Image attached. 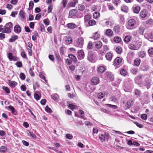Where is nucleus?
<instances>
[{
	"label": "nucleus",
	"instance_id": "1",
	"mask_svg": "<svg viewBox=\"0 0 153 153\" xmlns=\"http://www.w3.org/2000/svg\"><path fill=\"white\" fill-rule=\"evenodd\" d=\"M134 80L135 83L137 84L140 87H142L144 86L147 89L150 87L151 85L148 74H140L135 78Z\"/></svg>",
	"mask_w": 153,
	"mask_h": 153
},
{
	"label": "nucleus",
	"instance_id": "2",
	"mask_svg": "<svg viewBox=\"0 0 153 153\" xmlns=\"http://www.w3.org/2000/svg\"><path fill=\"white\" fill-rule=\"evenodd\" d=\"M142 44L141 39L131 42L128 45V48L133 50H138L141 47Z\"/></svg>",
	"mask_w": 153,
	"mask_h": 153
},
{
	"label": "nucleus",
	"instance_id": "3",
	"mask_svg": "<svg viewBox=\"0 0 153 153\" xmlns=\"http://www.w3.org/2000/svg\"><path fill=\"white\" fill-rule=\"evenodd\" d=\"M136 21L133 19H131L127 22L126 24V27L128 30H132L136 27Z\"/></svg>",
	"mask_w": 153,
	"mask_h": 153
},
{
	"label": "nucleus",
	"instance_id": "4",
	"mask_svg": "<svg viewBox=\"0 0 153 153\" xmlns=\"http://www.w3.org/2000/svg\"><path fill=\"white\" fill-rule=\"evenodd\" d=\"M13 27V24L10 22L7 23L4 27V33H10L11 32V29Z\"/></svg>",
	"mask_w": 153,
	"mask_h": 153
},
{
	"label": "nucleus",
	"instance_id": "5",
	"mask_svg": "<svg viewBox=\"0 0 153 153\" xmlns=\"http://www.w3.org/2000/svg\"><path fill=\"white\" fill-rule=\"evenodd\" d=\"M84 39L82 37L79 38L75 42L74 45L76 47L82 48L84 44Z\"/></svg>",
	"mask_w": 153,
	"mask_h": 153
},
{
	"label": "nucleus",
	"instance_id": "6",
	"mask_svg": "<svg viewBox=\"0 0 153 153\" xmlns=\"http://www.w3.org/2000/svg\"><path fill=\"white\" fill-rule=\"evenodd\" d=\"M88 60L91 62H95V58L93 55V53L91 52H89L87 56Z\"/></svg>",
	"mask_w": 153,
	"mask_h": 153
},
{
	"label": "nucleus",
	"instance_id": "7",
	"mask_svg": "<svg viewBox=\"0 0 153 153\" xmlns=\"http://www.w3.org/2000/svg\"><path fill=\"white\" fill-rule=\"evenodd\" d=\"M146 38L151 42H153V32L147 33L145 35Z\"/></svg>",
	"mask_w": 153,
	"mask_h": 153
},
{
	"label": "nucleus",
	"instance_id": "8",
	"mask_svg": "<svg viewBox=\"0 0 153 153\" xmlns=\"http://www.w3.org/2000/svg\"><path fill=\"white\" fill-rule=\"evenodd\" d=\"M100 79L98 77L94 76L91 79V83L93 85H96L100 83Z\"/></svg>",
	"mask_w": 153,
	"mask_h": 153
},
{
	"label": "nucleus",
	"instance_id": "9",
	"mask_svg": "<svg viewBox=\"0 0 153 153\" xmlns=\"http://www.w3.org/2000/svg\"><path fill=\"white\" fill-rule=\"evenodd\" d=\"M84 53L83 50H81L78 51L77 57L78 59H82L84 58Z\"/></svg>",
	"mask_w": 153,
	"mask_h": 153
},
{
	"label": "nucleus",
	"instance_id": "10",
	"mask_svg": "<svg viewBox=\"0 0 153 153\" xmlns=\"http://www.w3.org/2000/svg\"><path fill=\"white\" fill-rule=\"evenodd\" d=\"M109 134L107 133H105L104 134H101L99 135V137L100 140L102 142H104L105 140L106 137H109Z\"/></svg>",
	"mask_w": 153,
	"mask_h": 153
},
{
	"label": "nucleus",
	"instance_id": "11",
	"mask_svg": "<svg viewBox=\"0 0 153 153\" xmlns=\"http://www.w3.org/2000/svg\"><path fill=\"white\" fill-rule=\"evenodd\" d=\"M9 60L10 61H17L19 59L17 57L14 56L13 53H10L8 54L7 56Z\"/></svg>",
	"mask_w": 153,
	"mask_h": 153
},
{
	"label": "nucleus",
	"instance_id": "12",
	"mask_svg": "<svg viewBox=\"0 0 153 153\" xmlns=\"http://www.w3.org/2000/svg\"><path fill=\"white\" fill-rule=\"evenodd\" d=\"M100 31H98L93 33V36L91 38L94 40H97L100 39Z\"/></svg>",
	"mask_w": 153,
	"mask_h": 153
},
{
	"label": "nucleus",
	"instance_id": "13",
	"mask_svg": "<svg viewBox=\"0 0 153 153\" xmlns=\"http://www.w3.org/2000/svg\"><path fill=\"white\" fill-rule=\"evenodd\" d=\"M76 13L77 10L76 9H72L69 12V15L70 17L74 18L76 16Z\"/></svg>",
	"mask_w": 153,
	"mask_h": 153
},
{
	"label": "nucleus",
	"instance_id": "14",
	"mask_svg": "<svg viewBox=\"0 0 153 153\" xmlns=\"http://www.w3.org/2000/svg\"><path fill=\"white\" fill-rule=\"evenodd\" d=\"M122 62V59L119 57H117L114 61V63L115 66L120 65Z\"/></svg>",
	"mask_w": 153,
	"mask_h": 153
},
{
	"label": "nucleus",
	"instance_id": "15",
	"mask_svg": "<svg viewBox=\"0 0 153 153\" xmlns=\"http://www.w3.org/2000/svg\"><path fill=\"white\" fill-rule=\"evenodd\" d=\"M147 10L146 9H143L141 11L140 16L141 18H145L147 16Z\"/></svg>",
	"mask_w": 153,
	"mask_h": 153
},
{
	"label": "nucleus",
	"instance_id": "16",
	"mask_svg": "<svg viewBox=\"0 0 153 153\" xmlns=\"http://www.w3.org/2000/svg\"><path fill=\"white\" fill-rule=\"evenodd\" d=\"M65 43L67 45H68L71 43L72 42V38L68 36L65 37L64 38Z\"/></svg>",
	"mask_w": 153,
	"mask_h": 153
},
{
	"label": "nucleus",
	"instance_id": "17",
	"mask_svg": "<svg viewBox=\"0 0 153 153\" xmlns=\"http://www.w3.org/2000/svg\"><path fill=\"white\" fill-rule=\"evenodd\" d=\"M113 56V54L111 52H108L106 54L105 57L107 60L109 61H111Z\"/></svg>",
	"mask_w": 153,
	"mask_h": 153
},
{
	"label": "nucleus",
	"instance_id": "18",
	"mask_svg": "<svg viewBox=\"0 0 153 153\" xmlns=\"http://www.w3.org/2000/svg\"><path fill=\"white\" fill-rule=\"evenodd\" d=\"M134 103L133 100H128L126 103L125 106L127 108H129Z\"/></svg>",
	"mask_w": 153,
	"mask_h": 153
},
{
	"label": "nucleus",
	"instance_id": "19",
	"mask_svg": "<svg viewBox=\"0 0 153 153\" xmlns=\"http://www.w3.org/2000/svg\"><path fill=\"white\" fill-rule=\"evenodd\" d=\"M14 31L17 33H19L21 32V28L19 24H16L14 27Z\"/></svg>",
	"mask_w": 153,
	"mask_h": 153
},
{
	"label": "nucleus",
	"instance_id": "20",
	"mask_svg": "<svg viewBox=\"0 0 153 153\" xmlns=\"http://www.w3.org/2000/svg\"><path fill=\"white\" fill-rule=\"evenodd\" d=\"M132 9L134 13H138L140 9V7L138 6L134 5L133 6Z\"/></svg>",
	"mask_w": 153,
	"mask_h": 153
},
{
	"label": "nucleus",
	"instance_id": "21",
	"mask_svg": "<svg viewBox=\"0 0 153 153\" xmlns=\"http://www.w3.org/2000/svg\"><path fill=\"white\" fill-rule=\"evenodd\" d=\"M146 53L144 51L141 50L138 52V56L141 58H143L145 57Z\"/></svg>",
	"mask_w": 153,
	"mask_h": 153
},
{
	"label": "nucleus",
	"instance_id": "22",
	"mask_svg": "<svg viewBox=\"0 0 153 153\" xmlns=\"http://www.w3.org/2000/svg\"><path fill=\"white\" fill-rule=\"evenodd\" d=\"M134 55V53L133 51H130L127 55V59L131 60L132 59Z\"/></svg>",
	"mask_w": 153,
	"mask_h": 153
},
{
	"label": "nucleus",
	"instance_id": "23",
	"mask_svg": "<svg viewBox=\"0 0 153 153\" xmlns=\"http://www.w3.org/2000/svg\"><path fill=\"white\" fill-rule=\"evenodd\" d=\"M68 57L71 59L73 62H74L75 63H76L77 62V59L76 57L73 54H69L68 55Z\"/></svg>",
	"mask_w": 153,
	"mask_h": 153
},
{
	"label": "nucleus",
	"instance_id": "24",
	"mask_svg": "<svg viewBox=\"0 0 153 153\" xmlns=\"http://www.w3.org/2000/svg\"><path fill=\"white\" fill-rule=\"evenodd\" d=\"M134 92L135 95L137 97H140L141 94L140 91L137 89L136 88L134 89Z\"/></svg>",
	"mask_w": 153,
	"mask_h": 153
},
{
	"label": "nucleus",
	"instance_id": "25",
	"mask_svg": "<svg viewBox=\"0 0 153 153\" xmlns=\"http://www.w3.org/2000/svg\"><path fill=\"white\" fill-rule=\"evenodd\" d=\"M51 98L55 101H57L59 98V96L57 94H53L51 95Z\"/></svg>",
	"mask_w": 153,
	"mask_h": 153
},
{
	"label": "nucleus",
	"instance_id": "26",
	"mask_svg": "<svg viewBox=\"0 0 153 153\" xmlns=\"http://www.w3.org/2000/svg\"><path fill=\"white\" fill-rule=\"evenodd\" d=\"M145 30V28L143 27L140 26L138 30V33L141 35H143Z\"/></svg>",
	"mask_w": 153,
	"mask_h": 153
},
{
	"label": "nucleus",
	"instance_id": "27",
	"mask_svg": "<svg viewBox=\"0 0 153 153\" xmlns=\"http://www.w3.org/2000/svg\"><path fill=\"white\" fill-rule=\"evenodd\" d=\"M91 19V16L90 14H87L85 15L84 17V21L85 23L88 22Z\"/></svg>",
	"mask_w": 153,
	"mask_h": 153
},
{
	"label": "nucleus",
	"instance_id": "28",
	"mask_svg": "<svg viewBox=\"0 0 153 153\" xmlns=\"http://www.w3.org/2000/svg\"><path fill=\"white\" fill-rule=\"evenodd\" d=\"M105 70V68L103 66H100L98 69V72L100 74L103 73Z\"/></svg>",
	"mask_w": 153,
	"mask_h": 153
},
{
	"label": "nucleus",
	"instance_id": "29",
	"mask_svg": "<svg viewBox=\"0 0 153 153\" xmlns=\"http://www.w3.org/2000/svg\"><path fill=\"white\" fill-rule=\"evenodd\" d=\"M140 60L138 59L137 58L134 61V65L136 66H138L140 63Z\"/></svg>",
	"mask_w": 153,
	"mask_h": 153
},
{
	"label": "nucleus",
	"instance_id": "30",
	"mask_svg": "<svg viewBox=\"0 0 153 153\" xmlns=\"http://www.w3.org/2000/svg\"><path fill=\"white\" fill-rule=\"evenodd\" d=\"M106 35L108 36H112L113 34V31L111 29H107L105 32Z\"/></svg>",
	"mask_w": 153,
	"mask_h": 153
},
{
	"label": "nucleus",
	"instance_id": "31",
	"mask_svg": "<svg viewBox=\"0 0 153 153\" xmlns=\"http://www.w3.org/2000/svg\"><path fill=\"white\" fill-rule=\"evenodd\" d=\"M25 13L22 10H20L19 12V15L21 17V19L22 21H23L25 18Z\"/></svg>",
	"mask_w": 153,
	"mask_h": 153
},
{
	"label": "nucleus",
	"instance_id": "32",
	"mask_svg": "<svg viewBox=\"0 0 153 153\" xmlns=\"http://www.w3.org/2000/svg\"><path fill=\"white\" fill-rule=\"evenodd\" d=\"M120 30V27L119 25L115 26L113 29V30L116 33H119Z\"/></svg>",
	"mask_w": 153,
	"mask_h": 153
},
{
	"label": "nucleus",
	"instance_id": "33",
	"mask_svg": "<svg viewBox=\"0 0 153 153\" xmlns=\"http://www.w3.org/2000/svg\"><path fill=\"white\" fill-rule=\"evenodd\" d=\"M9 83L10 86L12 87H14L17 85V83L15 81L9 80Z\"/></svg>",
	"mask_w": 153,
	"mask_h": 153
},
{
	"label": "nucleus",
	"instance_id": "34",
	"mask_svg": "<svg viewBox=\"0 0 153 153\" xmlns=\"http://www.w3.org/2000/svg\"><path fill=\"white\" fill-rule=\"evenodd\" d=\"M7 150V147L5 146H2L0 147V152L1 153H4Z\"/></svg>",
	"mask_w": 153,
	"mask_h": 153
},
{
	"label": "nucleus",
	"instance_id": "35",
	"mask_svg": "<svg viewBox=\"0 0 153 153\" xmlns=\"http://www.w3.org/2000/svg\"><path fill=\"white\" fill-rule=\"evenodd\" d=\"M149 68V67L147 66L141 65L140 67V68L141 71H148Z\"/></svg>",
	"mask_w": 153,
	"mask_h": 153
},
{
	"label": "nucleus",
	"instance_id": "36",
	"mask_svg": "<svg viewBox=\"0 0 153 153\" xmlns=\"http://www.w3.org/2000/svg\"><path fill=\"white\" fill-rule=\"evenodd\" d=\"M102 46V43L100 41H97L95 42V47L97 48H100Z\"/></svg>",
	"mask_w": 153,
	"mask_h": 153
},
{
	"label": "nucleus",
	"instance_id": "37",
	"mask_svg": "<svg viewBox=\"0 0 153 153\" xmlns=\"http://www.w3.org/2000/svg\"><path fill=\"white\" fill-rule=\"evenodd\" d=\"M18 36L17 35H15L11 37L9 39V41L10 42H13L15 40L18 39Z\"/></svg>",
	"mask_w": 153,
	"mask_h": 153
},
{
	"label": "nucleus",
	"instance_id": "38",
	"mask_svg": "<svg viewBox=\"0 0 153 153\" xmlns=\"http://www.w3.org/2000/svg\"><path fill=\"white\" fill-rule=\"evenodd\" d=\"M128 7L125 5H123L121 7V10L123 12H127L128 11Z\"/></svg>",
	"mask_w": 153,
	"mask_h": 153
},
{
	"label": "nucleus",
	"instance_id": "39",
	"mask_svg": "<svg viewBox=\"0 0 153 153\" xmlns=\"http://www.w3.org/2000/svg\"><path fill=\"white\" fill-rule=\"evenodd\" d=\"M115 51L118 54H120L122 52V48L120 46H117L116 48Z\"/></svg>",
	"mask_w": 153,
	"mask_h": 153
},
{
	"label": "nucleus",
	"instance_id": "40",
	"mask_svg": "<svg viewBox=\"0 0 153 153\" xmlns=\"http://www.w3.org/2000/svg\"><path fill=\"white\" fill-rule=\"evenodd\" d=\"M67 27L71 29H73L76 27V25L73 23L68 24L67 25Z\"/></svg>",
	"mask_w": 153,
	"mask_h": 153
},
{
	"label": "nucleus",
	"instance_id": "41",
	"mask_svg": "<svg viewBox=\"0 0 153 153\" xmlns=\"http://www.w3.org/2000/svg\"><path fill=\"white\" fill-rule=\"evenodd\" d=\"M78 2V0H74L73 1L69 3V5L70 6L74 7H75L76 4Z\"/></svg>",
	"mask_w": 153,
	"mask_h": 153
},
{
	"label": "nucleus",
	"instance_id": "42",
	"mask_svg": "<svg viewBox=\"0 0 153 153\" xmlns=\"http://www.w3.org/2000/svg\"><path fill=\"white\" fill-rule=\"evenodd\" d=\"M120 74L121 75L125 76L127 75V72L125 69H122L120 71Z\"/></svg>",
	"mask_w": 153,
	"mask_h": 153
},
{
	"label": "nucleus",
	"instance_id": "43",
	"mask_svg": "<svg viewBox=\"0 0 153 153\" xmlns=\"http://www.w3.org/2000/svg\"><path fill=\"white\" fill-rule=\"evenodd\" d=\"M131 36L130 35H127L125 37L124 39V41L126 43H128L130 41Z\"/></svg>",
	"mask_w": 153,
	"mask_h": 153
},
{
	"label": "nucleus",
	"instance_id": "44",
	"mask_svg": "<svg viewBox=\"0 0 153 153\" xmlns=\"http://www.w3.org/2000/svg\"><path fill=\"white\" fill-rule=\"evenodd\" d=\"M96 24V21L92 19L89 20L88 22L89 26H92L95 25Z\"/></svg>",
	"mask_w": 153,
	"mask_h": 153
},
{
	"label": "nucleus",
	"instance_id": "45",
	"mask_svg": "<svg viewBox=\"0 0 153 153\" xmlns=\"http://www.w3.org/2000/svg\"><path fill=\"white\" fill-rule=\"evenodd\" d=\"M78 8L79 10L83 11L85 9V6L82 4H79L78 5Z\"/></svg>",
	"mask_w": 153,
	"mask_h": 153
},
{
	"label": "nucleus",
	"instance_id": "46",
	"mask_svg": "<svg viewBox=\"0 0 153 153\" xmlns=\"http://www.w3.org/2000/svg\"><path fill=\"white\" fill-rule=\"evenodd\" d=\"M27 135L29 137H30L33 139H36V135L34 134L33 132L30 131H29L27 133Z\"/></svg>",
	"mask_w": 153,
	"mask_h": 153
},
{
	"label": "nucleus",
	"instance_id": "47",
	"mask_svg": "<svg viewBox=\"0 0 153 153\" xmlns=\"http://www.w3.org/2000/svg\"><path fill=\"white\" fill-rule=\"evenodd\" d=\"M100 16V13L98 12H96L93 14V17L95 19H97Z\"/></svg>",
	"mask_w": 153,
	"mask_h": 153
},
{
	"label": "nucleus",
	"instance_id": "48",
	"mask_svg": "<svg viewBox=\"0 0 153 153\" xmlns=\"http://www.w3.org/2000/svg\"><path fill=\"white\" fill-rule=\"evenodd\" d=\"M148 53L150 56L153 55V47L150 48L148 50Z\"/></svg>",
	"mask_w": 153,
	"mask_h": 153
},
{
	"label": "nucleus",
	"instance_id": "49",
	"mask_svg": "<svg viewBox=\"0 0 153 153\" xmlns=\"http://www.w3.org/2000/svg\"><path fill=\"white\" fill-rule=\"evenodd\" d=\"M69 107L72 110H73L74 109H76L77 108V106L73 105L72 104L69 105Z\"/></svg>",
	"mask_w": 153,
	"mask_h": 153
},
{
	"label": "nucleus",
	"instance_id": "50",
	"mask_svg": "<svg viewBox=\"0 0 153 153\" xmlns=\"http://www.w3.org/2000/svg\"><path fill=\"white\" fill-rule=\"evenodd\" d=\"M114 41L117 43H119L121 41V38L119 37H115L114 39Z\"/></svg>",
	"mask_w": 153,
	"mask_h": 153
},
{
	"label": "nucleus",
	"instance_id": "51",
	"mask_svg": "<svg viewBox=\"0 0 153 153\" xmlns=\"http://www.w3.org/2000/svg\"><path fill=\"white\" fill-rule=\"evenodd\" d=\"M9 109L11 110V113L13 114H14L15 112V109L13 106L9 105L8 107Z\"/></svg>",
	"mask_w": 153,
	"mask_h": 153
},
{
	"label": "nucleus",
	"instance_id": "52",
	"mask_svg": "<svg viewBox=\"0 0 153 153\" xmlns=\"http://www.w3.org/2000/svg\"><path fill=\"white\" fill-rule=\"evenodd\" d=\"M25 74L23 73H21L19 74L20 78L22 80H24L25 78Z\"/></svg>",
	"mask_w": 153,
	"mask_h": 153
},
{
	"label": "nucleus",
	"instance_id": "53",
	"mask_svg": "<svg viewBox=\"0 0 153 153\" xmlns=\"http://www.w3.org/2000/svg\"><path fill=\"white\" fill-rule=\"evenodd\" d=\"M106 76L110 79H112L113 78V75L111 74V73L109 72H107L105 73Z\"/></svg>",
	"mask_w": 153,
	"mask_h": 153
},
{
	"label": "nucleus",
	"instance_id": "54",
	"mask_svg": "<svg viewBox=\"0 0 153 153\" xmlns=\"http://www.w3.org/2000/svg\"><path fill=\"white\" fill-rule=\"evenodd\" d=\"M2 88L6 93L9 94L10 93V90L8 87L3 86Z\"/></svg>",
	"mask_w": 153,
	"mask_h": 153
},
{
	"label": "nucleus",
	"instance_id": "55",
	"mask_svg": "<svg viewBox=\"0 0 153 153\" xmlns=\"http://www.w3.org/2000/svg\"><path fill=\"white\" fill-rule=\"evenodd\" d=\"M34 5V3H33V2L32 1H30L29 3V10H31L33 7Z\"/></svg>",
	"mask_w": 153,
	"mask_h": 153
},
{
	"label": "nucleus",
	"instance_id": "56",
	"mask_svg": "<svg viewBox=\"0 0 153 153\" xmlns=\"http://www.w3.org/2000/svg\"><path fill=\"white\" fill-rule=\"evenodd\" d=\"M108 7L109 10H115V8L111 4H109L108 5Z\"/></svg>",
	"mask_w": 153,
	"mask_h": 153
},
{
	"label": "nucleus",
	"instance_id": "57",
	"mask_svg": "<svg viewBox=\"0 0 153 153\" xmlns=\"http://www.w3.org/2000/svg\"><path fill=\"white\" fill-rule=\"evenodd\" d=\"M131 73L133 74H136L138 71V69L137 68H133L131 70Z\"/></svg>",
	"mask_w": 153,
	"mask_h": 153
},
{
	"label": "nucleus",
	"instance_id": "58",
	"mask_svg": "<svg viewBox=\"0 0 153 153\" xmlns=\"http://www.w3.org/2000/svg\"><path fill=\"white\" fill-rule=\"evenodd\" d=\"M140 117L143 120H146L147 119V116L146 114H142L141 115Z\"/></svg>",
	"mask_w": 153,
	"mask_h": 153
},
{
	"label": "nucleus",
	"instance_id": "59",
	"mask_svg": "<svg viewBox=\"0 0 153 153\" xmlns=\"http://www.w3.org/2000/svg\"><path fill=\"white\" fill-rule=\"evenodd\" d=\"M55 56L58 61L60 62L62 61L60 56L58 53H56L55 54Z\"/></svg>",
	"mask_w": 153,
	"mask_h": 153
},
{
	"label": "nucleus",
	"instance_id": "60",
	"mask_svg": "<svg viewBox=\"0 0 153 153\" xmlns=\"http://www.w3.org/2000/svg\"><path fill=\"white\" fill-rule=\"evenodd\" d=\"M43 22L46 25H48L49 24L50 21L48 19H47L43 20Z\"/></svg>",
	"mask_w": 153,
	"mask_h": 153
},
{
	"label": "nucleus",
	"instance_id": "61",
	"mask_svg": "<svg viewBox=\"0 0 153 153\" xmlns=\"http://www.w3.org/2000/svg\"><path fill=\"white\" fill-rule=\"evenodd\" d=\"M45 111L49 113H51L52 112L51 109L47 105L45 108Z\"/></svg>",
	"mask_w": 153,
	"mask_h": 153
},
{
	"label": "nucleus",
	"instance_id": "62",
	"mask_svg": "<svg viewBox=\"0 0 153 153\" xmlns=\"http://www.w3.org/2000/svg\"><path fill=\"white\" fill-rule=\"evenodd\" d=\"M153 22V20L152 19H149L146 21V23L147 25H151L152 24Z\"/></svg>",
	"mask_w": 153,
	"mask_h": 153
},
{
	"label": "nucleus",
	"instance_id": "63",
	"mask_svg": "<svg viewBox=\"0 0 153 153\" xmlns=\"http://www.w3.org/2000/svg\"><path fill=\"white\" fill-rule=\"evenodd\" d=\"M110 100H111L114 102H116L118 100V99L117 98L114 96L111 97L110 98Z\"/></svg>",
	"mask_w": 153,
	"mask_h": 153
},
{
	"label": "nucleus",
	"instance_id": "64",
	"mask_svg": "<svg viewBox=\"0 0 153 153\" xmlns=\"http://www.w3.org/2000/svg\"><path fill=\"white\" fill-rule=\"evenodd\" d=\"M16 65L19 68L21 67L22 66V62L19 61L16 62Z\"/></svg>",
	"mask_w": 153,
	"mask_h": 153
}]
</instances>
